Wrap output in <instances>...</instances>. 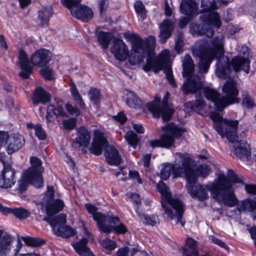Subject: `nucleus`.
<instances>
[{
	"label": "nucleus",
	"instance_id": "nucleus-1",
	"mask_svg": "<svg viewBox=\"0 0 256 256\" xmlns=\"http://www.w3.org/2000/svg\"><path fill=\"white\" fill-rule=\"evenodd\" d=\"M224 38L220 35L209 41L198 40L192 46V56L198 60L200 74L198 76H192L194 70L193 60L190 56L186 55L182 60V76H188V78L182 87L184 93H194L202 88L204 80L202 74L208 72L214 58L217 59L215 70L216 75L224 79L229 76L231 70L228 58L224 56Z\"/></svg>",
	"mask_w": 256,
	"mask_h": 256
},
{
	"label": "nucleus",
	"instance_id": "nucleus-2",
	"mask_svg": "<svg viewBox=\"0 0 256 256\" xmlns=\"http://www.w3.org/2000/svg\"><path fill=\"white\" fill-rule=\"evenodd\" d=\"M130 37L132 50L129 57L130 63L132 65L139 64L144 58H146V62L143 66L144 71L153 70L157 72L162 70L169 83L172 87H176L171 68L169 51L167 50H162L156 58L154 53L156 44V39L154 36H148L144 40L135 34H132Z\"/></svg>",
	"mask_w": 256,
	"mask_h": 256
},
{
	"label": "nucleus",
	"instance_id": "nucleus-3",
	"mask_svg": "<svg viewBox=\"0 0 256 256\" xmlns=\"http://www.w3.org/2000/svg\"><path fill=\"white\" fill-rule=\"evenodd\" d=\"M194 183L188 182L186 185L188 192L194 199L202 202L208 200L209 191L212 198L227 206L232 207L238 203L230 183L224 174H220L212 182L206 184L194 185Z\"/></svg>",
	"mask_w": 256,
	"mask_h": 256
},
{
	"label": "nucleus",
	"instance_id": "nucleus-4",
	"mask_svg": "<svg viewBox=\"0 0 256 256\" xmlns=\"http://www.w3.org/2000/svg\"><path fill=\"white\" fill-rule=\"evenodd\" d=\"M217 0H213L210 4L205 3L204 0H202L201 11L204 14H202L200 18L202 21L200 24H192L190 27V32L194 36L206 35L208 37H212L214 34L212 26L218 28L221 26V20L219 14L212 10L218 8Z\"/></svg>",
	"mask_w": 256,
	"mask_h": 256
},
{
	"label": "nucleus",
	"instance_id": "nucleus-5",
	"mask_svg": "<svg viewBox=\"0 0 256 256\" xmlns=\"http://www.w3.org/2000/svg\"><path fill=\"white\" fill-rule=\"evenodd\" d=\"M157 189L161 194V205L164 214L170 220L175 219L176 224L184 226L185 221L182 216L184 211L183 203L177 198H172L168 188L162 182L157 184Z\"/></svg>",
	"mask_w": 256,
	"mask_h": 256
},
{
	"label": "nucleus",
	"instance_id": "nucleus-6",
	"mask_svg": "<svg viewBox=\"0 0 256 256\" xmlns=\"http://www.w3.org/2000/svg\"><path fill=\"white\" fill-rule=\"evenodd\" d=\"M222 90L225 96H221L216 90L209 86L204 88L203 90L206 98L213 102L216 110L220 111L227 106L238 102L236 96L238 94L236 82L231 78L226 81Z\"/></svg>",
	"mask_w": 256,
	"mask_h": 256
},
{
	"label": "nucleus",
	"instance_id": "nucleus-7",
	"mask_svg": "<svg viewBox=\"0 0 256 256\" xmlns=\"http://www.w3.org/2000/svg\"><path fill=\"white\" fill-rule=\"evenodd\" d=\"M210 118L214 123L215 130L222 138H226L231 143L238 142L239 144H244L238 140L237 135L238 120L223 119L216 112H211Z\"/></svg>",
	"mask_w": 256,
	"mask_h": 256
},
{
	"label": "nucleus",
	"instance_id": "nucleus-8",
	"mask_svg": "<svg viewBox=\"0 0 256 256\" xmlns=\"http://www.w3.org/2000/svg\"><path fill=\"white\" fill-rule=\"evenodd\" d=\"M169 96V93L166 92L163 98L160 107L158 106L160 99H156L146 104L147 108L153 114L155 117L160 116L164 121L169 120L174 112L173 107L168 102Z\"/></svg>",
	"mask_w": 256,
	"mask_h": 256
},
{
	"label": "nucleus",
	"instance_id": "nucleus-9",
	"mask_svg": "<svg viewBox=\"0 0 256 256\" xmlns=\"http://www.w3.org/2000/svg\"><path fill=\"white\" fill-rule=\"evenodd\" d=\"M43 220L48 222L52 226L54 232L57 236L62 238H69L74 234V230L70 226L65 225L66 216L60 214L54 218L46 216Z\"/></svg>",
	"mask_w": 256,
	"mask_h": 256
},
{
	"label": "nucleus",
	"instance_id": "nucleus-10",
	"mask_svg": "<svg viewBox=\"0 0 256 256\" xmlns=\"http://www.w3.org/2000/svg\"><path fill=\"white\" fill-rule=\"evenodd\" d=\"M82 0H60L62 4L70 10L72 14L76 18L86 22L92 18L93 12L91 8L80 5Z\"/></svg>",
	"mask_w": 256,
	"mask_h": 256
},
{
	"label": "nucleus",
	"instance_id": "nucleus-11",
	"mask_svg": "<svg viewBox=\"0 0 256 256\" xmlns=\"http://www.w3.org/2000/svg\"><path fill=\"white\" fill-rule=\"evenodd\" d=\"M90 150L97 156L103 152L106 162L110 166H118L122 163L121 156L113 145H92Z\"/></svg>",
	"mask_w": 256,
	"mask_h": 256
},
{
	"label": "nucleus",
	"instance_id": "nucleus-12",
	"mask_svg": "<svg viewBox=\"0 0 256 256\" xmlns=\"http://www.w3.org/2000/svg\"><path fill=\"white\" fill-rule=\"evenodd\" d=\"M180 156L182 158V166L175 167L174 164H164L163 168L160 172V176L162 179L166 180L168 179L171 174H172L174 178L184 176V174L186 172V170L188 168V163L190 160L185 158V155L180 153Z\"/></svg>",
	"mask_w": 256,
	"mask_h": 256
},
{
	"label": "nucleus",
	"instance_id": "nucleus-13",
	"mask_svg": "<svg viewBox=\"0 0 256 256\" xmlns=\"http://www.w3.org/2000/svg\"><path fill=\"white\" fill-rule=\"evenodd\" d=\"M31 166L25 171V176H28V180H32L36 188L43 186L44 181L42 173L44 168L42 166V160L36 156H32L30 160Z\"/></svg>",
	"mask_w": 256,
	"mask_h": 256
},
{
	"label": "nucleus",
	"instance_id": "nucleus-14",
	"mask_svg": "<svg viewBox=\"0 0 256 256\" xmlns=\"http://www.w3.org/2000/svg\"><path fill=\"white\" fill-rule=\"evenodd\" d=\"M54 192L53 187L48 186L43 205L46 210L48 216H52L62 210L64 206V202L62 200H54Z\"/></svg>",
	"mask_w": 256,
	"mask_h": 256
},
{
	"label": "nucleus",
	"instance_id": "nucleus-15",
	"mask_svg": "<svg viewBox=\"0 0 256 256\" xmlns=\"http://www.w3.org/2000/svg\"><path fill=\"white\" fill-rule=\"evenodd\" d=\"M165 130V134L161 136V142L158 140L151 141L150 144H172L174 138L180 136L185 132L183 128H180L172 123H170L162 127Z\"/></svg>",
	"mask_w": 256,
	"mask_h": 256
},
{
	"label": "nucleus",
	"instance_id": "nucleus-16",
	"mask_svg": "<svg viewBox=\"0 0 256 256\" xmlns=\"http://www.w3.org/2000/svg\"><path fill=\"white\" fill-rule=\"evenodd\" d=\"M185 158L190 160L188 163V168L186 170V174H184L187 182H196L198 176H200L203 178L208 176L211 172V170L206 164H202L198 166L194 170L192 168V160L188 156L185 155Z\"/></svg>",
	"mask_w": 256,
	"mask_h": 256
},
{
	"label": "nucleus",
	"instance_id": "nucleus-17",
	"mask_svg": "<svg viewBox=\"0 0 256 256\" xmlns=\"http://www.w3.org/2000/svg\"><path fill=\"white\" fill-rule=\"evenodd\" d=\"M239 54L235 56L231 64L236 72L242 70L248 73L250 68V60L248 58V48L246 46H242L238 50Z\"/></svg>",
	"mask_w": 256,
	"mask_h": 256
},
{
	"label": "nucleus",
	"instance_id": "nucleus-18",
	"mask_svg": "<svg viewBox=\"0 0 256 256\" xmlns=\"http://www.w3.org/2000/svg\"><path fill=\"white\" fill-rule=\"evenodd\" d=\"M85 207L90 214H92L93 219L96 222L98 230L101 232H109L110 227H105L104 223H106L108 216L103 214L101 212H97L96 208L90 204H86Z\"/></svg>",
	"mask_w": 256,
	"mask_h": 256
},
{
	"label": "nucleus",
	"instance_id": "nucleus-19",
	"mask_svg": "<svg viewBox=\"0 0 256 256\" xmlns=\"http://www.w3.org/2000/svg\"><path fill=\"white\" fill-rule=\"evenodd\" d=\"M110 51L116 59L120 61H124L128 56V48L124 41L120 39L114 40Z\"/></svg>",
	"mask_w": 256,
	"mask_h": 256
},
{
	"label": "nucleus",
	"instance_id": "nucleus-20",
	"mask_svg": "<svg viewBox=\"0 0 256 256\" xmlns=\"http://www.w3.org/2000/svg\"><path fill=\"white\" fill-rule=\"evenodd\" d=\"M16 182L14 170L10 165L4 166L0 174V187L11 188Z\"/></svg>",
	"mask_w": 256,
	"mask_h": 256
},
{
	"label": "nucleus",
	"instance_id": "nucleus-21",
	"mask_svg": "<svg viewBox=\"0 0 256 256\" xmlns=\"http://www.w3.org/2000/svg\"><path fill=\"white\" fill-rule=\"evenodd\" d=\"M52 54L48 50L40 49L31 56L30 61L34 66L42 67L46 65L51 60Z\"/></svg>",
	"mask_w": 256,
	"mask_h": 256
},
{
	"label": "nucleus",
	"instance_id": "nucleus-22",
	"mask_svg": "<svg viewBox=\"0 0 256 256\" xmlns=\"http://www.w3.org/2000/svg\"><path fill=\"white\" fill-rule=\"evenodd\" d=\"M230 148L242 160L249 161L252 159V147L250 145H230Z\"/></svg>",
	"mask_w": 256,
	"mask_h": 256
},
{
	"label": "nucleus",
	"instance_id": "nucleus-23",
	"mask_svg": "<svg viewBox=\"0 0 256 256\" xmlns=\"http://www.w3.org/2000/svg\"><path fill=\"white\" fill-rule=\"evenodd\" d=\"M106 222H110L112 225H107L104 223V226L105 227H110V230L109 232H103L106 234H109L112 230L115 231L118 234H124L127 232V229L124 224L120 222V219L118 216H108Z\"/></svg>",
	"mask_w": 256,
	"mask_h": 256
},
{
	"label": "nucleus",
	"instance_id": "nucleus-24",
	"mask_svg": "<svg viewBox=\"0 0 256 256\" xmlns=\"http://www.w3.org/2000/svg\"><path fill=\"white\" fill-rule=\"evenodd\" d=\"M20 64L21 72L20 76L24 78H28L32 71V66L30 65L26 54L23 50L19 52Z\"/></svg>",
	"mask_w": 256,
	"mask_h": 256
},
{
	"label": "nucleus",
	"instance_id": "nucleus-25",
	"mask_svg": "<svg viewBox=\"0 0 256 256\" xmlns=\"http://www.w3.org/2000/svg\"><path fill=\"white\" fill-rule=\"evenodd\" d=\"M174 23L169 20H166L160 25L159 37L160 42L164 43L170 38L174 30Z\"/></svg>",
	"mask_w": 256,
	"mask_h": 256
},
{
	"label": "nucleus",
	"instance_id": "nucleus-26",
	"mask_svg": "<svg viewBox=\"0 0 256 256\" xmlns=\"http://www.w3.org/2000/svg\"><path fill=\"white\" fill-rule=\"evenodd\" d=\"M180 9L182 14L191 16L197 14L198 6L194 0H182Z\"/></svg>",
	"mask_w": 256,
	"mask_h": 256
},
{
	"label": "nucleus",
	"instance_id": "nucleus-27",
	"mask_svg": "<svg viewBox=\"0 0 256 256\" xmlns=\"http://www.w3.org/2000/svg\"><path fill=\"white\" fill-rule=\"evenodd\" d=\"M50 100V95L41 87H38L36 89L32 97L34 104H45L48 102Z\"/></svg>",
	"mask_w": 256,
	"mask_h": 256
},
{
	"label": "nucleus",
	"instance_id": "nucleus-28",
	"mask_svg": "<svg viewBox=\"0 0 256 256\" xmlns=\"http://www.w3.org/2000/svg\"><path fill=\"white\" fill-rule=\"evenodd\" d=\"M88 240L82 238L79 242L74 243L72 246L77 253L80 256H94L86 246Z\"/></svg>",
	"mask_w": 256,
	"mask_h": 256
},
{
	"label": "nucleus",
	"instance_id": "nucleus-29",
	"mask_svg": "<svg viewBox=\"0 0 256 256\" xmlns=\"http://www.w3.org/2000/svg\"><path fill=\"white\" fill-rule=\"evenodd\" d=\"M240 212L247 211L252 212V216L254 220L256 219V202L250 199L244 200L241 202L238 207Z\"/></svg>",
	"mask_w": 256,
	"mask_h": 256
},
{
	"label": "nucleus",
	"instance_id": "nucleus-30",
	"mask_svg": "<svg viewBox=\"0 0 256 256\" xmlns=\"http://www.w3.org/2000/svg\"><path fill=\"white\" fill-rule=\"evenodd\" d=\"M76 130V144H88L91 138L90 132L84 126L78 128Z\"/></svg>",
	"mask_w": 256,
	"mask_h": 256
},
{
	"label": "nucleus",
	"instance_id": "nucleus-31",
	"mask_svg": "<svg viewBox=\"0 0 256 256\" xmlns=\"http://www.w3.org/2000/svg\"><path fill=\"white\" fill-rule=\"evenodd\" d=\"M185 256H198V252L196 248V242L189 238L186 240V246L183 248Z\"/></svg>",
	"mask_w": 256,
	"mask_h": 256
},
{
	"label": "nucleus",
	"instance_id": "nucleus-32",
	"mask_svg": "<svg viewBox=\"0 0 256 256\" xmlns=\"http://www.w3.org/2000/svg\"><path fill=\"white\" fill-rule=\"evenodd\" d=\"M52 15V10L50 6L43 7L38 12V24L46 26Z\"/></svg>",
	"mask_w": 256,
	"mask_h": 256
},
{
	"label": "nucleus",
	"instance_id": "nucleus-33",
	"mask_svg": "<svg viewBox=\"0 0 256 256\" xmlns=\"http://www.w3.org/2000/svg\"><path fill=\"white\" fill-rule=\"evenodd\" d=\"M12 238L10 235H4L0 240V254L6 255L11 248Z\"/></svg>",
	"mask_w": 256,
	"mask_h": 256
},
{
	"label": "nucleus",
	"instance_id": "nucleus-34",
	"mask_svg": "<svg viewBox=\"0 0 256 256\" xmlns=\"http://www.w3.org/2000/svg\"><path fill=\"white\" fill-rule=\"evenodd\" d=\"M136 214L140 220L146 225L154 226L159 222L158 216L156 214L148 216L140 214L138 212H137Z\"/></svg>",
	"mask_w": 256,
	"mask_h": 256
},
{
	"label": "nucleus",
	"instance_id": "nucleus-35",
	"mask_svg": "<svg viewBox=\"0 0 256 256\" xmlns=\"http://www.w3.org/2000/svg\"><path fill=\"white\" fill-rule=\"evenodd\" d=\"M126 96V104L130 108H136L142 105L141 100L133 92L128 91Z\"/></svg>",
	"mask_w": 256,
	"mask_h": 256
},
{
	"label": "nucleus",
	"instance_id": "nucleus-36",
	"mask_svg": "<svg viewBox=\"0 0 256 256\" xmlns=\"http://www.w3.org/2000/svg\"><path fill=\"white\" fill-rule=\"evenodd\" d=\"M97 38L102 46L104 48H106L112 38V34L110 32L100 31L98 32Z\"/></svg>",
	"mask_w": 256,
	"mask_h": 256
},
{
	"label": "nucleus",
	"instance_id": "nucleus-37",
	"mask_svg": "<svg viewBox=\"0 0 256 256\" xmlns=\"http://www.w3.org/2000/svg\"><path fill=\"white\" fill-rule=\"evenodd\" d=\"M70 92L74 100L77 104L82 108H85L86 105L82 98L78 92L76 85L72 83L70 84Z\"/></svg>",
	"mask_w": 256,
	"mask_h": 256
},
{
	"label": "nucleus",
	"instance_id": "nucleus-38",
	"mask_svg": "<svg viewBox=\"0 0 256 256\" xmlns=\"http://www.w3.org/2000/svg\"><path fill=\"white\" fill-rule=\"evenodd\" d=\"M10 210V213L14 214L16 217L20 220L26 218L30 214V212L28 210L22 207L11 208Z\"/></svg>",
	"mask_w": 256,
	"mask_h": 256
},
{
	"label": "nucleus",
	"instance_id": "nucleus-39",
	"mask_svg": "<svg viewBox=\"0 0 256 256\" xmlns=\"http://www.w3.org/2000/svg\"><path fill=\"white\" fill-rule=\"evenodd\" d=\"M88 96L91 102L95 104L98 105L100 104L101 100V94L98 90L92 88L88 92Z\"/></svg>",
	"mask_w": 256,
	"mask_h": 256
},
{
	"label": "nucleus",
	"instance_id": "nucleus-40",
	"mask_svg": "<svg viewBox=\"0 0 256 256\" xmlns=\"http://www.w3.org/2000/svg\"><path fill=\"white\" fill-rule=\"evenodd\" d=\"M92 144H108V142L104 133L99 130L94 132V138Z\"/></svg>",
	"mask_w": 256,
	"mask_h": 256
},
{
	"label": "nucleus",
	"instance_id": "nucleus-41",
	"mask_svg": "<svg viewBox=\"0 0 256 256\" xmlns=\"http://www.w3.org/2000/svg\"><path fill=\"white\" fill-rule=\"evenodd\" d=\"M47 113H52L62 116H66V114L64 112L63 107L60 105H58L56 109L55 108L53 105L48 106L47 108Z\"/></svg>",
	"mask_w": 256,
	"mask_h": 256
},
{
	"label": "nucleus",
	"instance_id": "nucleus-42",
	"mask_svg": "<svg viewBox=\"0 0 256 256\" xmlns=\"http://www.w3.org/2000/svg\"><path fill=\"white\" fill-rule=\"evenodd\" d=\"M18 189L21 192L26 190L28 184H32L34 186L36 187L32 180H28V176H25V172H24L22 178L18 182Z\"/></svg>",
	"mask_w": 256,
	"mask_h": 256
},
{
	"label": "nucleus",
	"instance_id": "nucleus-43",
	"mask_svg": "<svg viewBox=\"0 0 256 256\" xmlns=\"http://www.w3.org/2000/svg\"><path fill=\"white\" fill-rule=\"evenodd\" d=\"M134 8L136 14L142 19H144L146 16V10L143 4L140 1H137L134 4Z\"/></svg>",
	"mask_w": 256,
	"mask_h": 256
},
{
	"label": "nucleus",
	"instance_id": "nucleus-44",
	"mask_svg": "<svg viewBox=\"0 0 256 256\" xmlns=\"http://www.w3.org/2000/svg\"><path fill=\"white\" fill-rule=\"evenodd\" d=\"M124 138L127 140L128 144H137L138 142V136L132 131H128L124 134Z\"/></svg>",
	"mask_w": 256,
	"mask_h": 256
},
{
	"label": "nucleus",
	"instance_id": "nucleus-45",
	"mask_svg": "<svg viewBox=\"0 0 256 256\" xmlns=\"http://www.w3.org/2000/svg\"><path fill=\"white\" fill-rule=\"evenodd\" d=\"M228 175L229 179L226 176V178L230 182V185H232V182L233 183H242V180L240 179L238 177V176L234 173V172L232 170H228ZM232 190H234V188H232ZM233 192L234 193V191H233Z\"/></svg>",
	"mask_w": 256,
	"mask_h": 256
},
{
	"label": "nucleus",
	"instance_id": "nucleus-46",
	"mask_svg": "<svg viewBox=\"0 0 256 256\" xmlns=\"http://www.w3.org/2000/svg\"><path fill=\"white\" fill-rule=\"evenodd\" d=\"M76 122V120L75 118H70L68 120H64L62 124L66 129L71 130L75 128Z\"/></svg>",
	"mask_w": 256,
	"mask_h": 256
},
{
	"label": "nucleus",
	"instance_id": "nucleus-47",
	"mask_svg": "<svg viewBox=\"0 0 256 256\" xmlns=\"http://www.w3.org/2000/svg\"><path fill=\"white\" fill-rule=\"evenodd\" d=\"M102 246L110 250H114L116 247V243L110 239H105L102 241Z\"/></svg>",
	"mask_w": 256,
	"mask_h": 256
},
{
	"label": "nucleus",
	"instance_id": "nucleus-48",
	"mask_svg": "<svg viewBox=\"0 0 256 256\" xmlns=\"http://www.w3.org/2000/svg\"><path fill=\"white\" fill-rule=\"evenodd\" d=\"M40 74L47 80L53 78V71L49 67H46L40 70Z\"/></svg>",
	"mask_w": 256,
	"mask_h": 256
},
{
	"label": "nucleus",
	"instance_id": "nucleus-49",
	"mask_svg": "<svg viewBox=\"0 0 256 256\" xmlns=\"http://www.w3.org/2000/svg\"><path fill=\"white\" fill-rule=\"evenodd\" d=\"M34 132L36 136L40 140H44L46 138L45 132L42 130L40 124H38L36 125Z\"/></svg>",
	"mask_w": 256,
	"mask_h": 256
},
{
	"label": "nucleus",
	"instance_id": "nucleus-50",
	"mask_svg": "<svg viewBox=\"0 0 256 256\" xmlns=\"http://www.w3.org/2000/svg\"><path fill=\"white\" fill-rule=\"evenodd\" d=\"M184 43L183 41V36L182 34H180L176 41L175 44V50L178 53H180L182 50V49L184 46Z\"/></svg>",
	"mask_w": 256,
	"mask_h": 256
},
{
	"label": "nucleus",
	"instance_id": "nucleus-51",
	"mask_svg": "<svg viewBox=\"0 0 256 256\" xmlns=\"http://www.w3.org/2000/svg\"><path fill=\"white\" fill-rule=\"evenodd\" d=\"M22 240L28 246H36L42 244V243L40 242V240L37 238L26 237L23 238Z\"/></svg>",
	"mask_w": 256,
	"mask_h": 256
},
{
	"label": "nucleus",
	"instance_id": "nucleus-52",
	"mask_svg": "<svg viewBox=\"0 0 256 256\" xmlns=\"http://www.w3.org/2000/svg\"><path fill=\"white\" fill-rule=\"evenodd\" d=\"M66 110L72 116H78L80 114V110L76 107L70 104H67L65 105Z\"/></svg>",
	"mask_w": 256,
	"mask_h": 256
},
{
	"label": "nucleus",
	"instance_id": "nucleus-53",
	"mask_svg": "<svg viewBox=\"0 0 256 256\" xmlns=\"http://www.w3.org/2000/svg\"><path fill=\"white\" fill-rule=\"evenodd\" d=\"M5 148L6 149L7 152L9 154H11L14 152H16L21 148V146L20 145H4Z\"/></svg>",
	"mask_w": 256,
	"mask_h": 256
},
{
	"label": "nucleus",
	"instance_id": "nucleus-54",
	"mask_svg": "<svg viewBox=\"0 0 256 256\" xmlns=\"http://www.w3.org/2000/svg\"><path fill=\"white\" fill-rule=\"evenodd\" d=\"M7 44L2 36H0V57L7 49Z\"/></svg>",
	"mask_w": 256,
	"mask_h": 256
},
{
	"label": "nucleus",
	"instance_id": "nucleus-55",
	"mask_svg": "<svg viewBox=\"0 0 256 256\" xmlns=\"http://www.w3.org/2000/svg\"><path fill=\"white\" fill-rule=\"evenodd\" d=\"M97 2L100 12V14H102L108 8L107 2L106 0H98Z\"/></svg>",
	"mask_w": 256,
	"mask_h": 256
},
{
	"label": "nucleus",
	"instance_id": "nucleus-56",
	"mask_svg": "<svg viewBox=\"0 0 256 256\" xmlns=\"http://www.w3.org/2000/svg\"><path fill=\"white\" fill-rule=\"evenodd\" d=\"M113 118L118 122L120 124H124L126 120L125 114L122 112H120L117 115L114 116Z\"/></svg>",
	"mask_w": 256,
	"mask_h": 256
},
{
	"label": "nucleus",
	"instance_id": "nucleus-57",
	"mask_svg": "<svg viewBox=\"0 0 256 256\" xmlns=\"http://www.w3.org/2000/svg\"><path fill=\"white\" fill-rule=\"evenodd\" d=\"M128 178H136L139 184L142 183V180L140 178L139 173L136 171L130 170L129 172Z\"/></svg>",
	"mask_w": 256,
	"mask_h": 256
},
{
	"label": "nucleus",
	"instance_id": "nucleus-58",
	"mask_svg": "<svg viewBox=\"0 0 256 256\" xmlns=\"http://www.w3.org/2000/svg\"><path fill=\"white\" fill-rule=\"evenodd\" d=\"M210 240L214 244H217L222 248L227 249L228 248L226 244L218 238L212 236L210 237Z\"/></svg>",
	"mask_w": 256,
	"mask_h": 256
},
{
	"label": "nucleus",
	"instance_id": "nucleus-59",
	"mask_svg": "<svg viewBox=\"0 0 256 256\" xmlns=\"http://www.w3.org/2000/svg\"><path fill=\"white\" fill-rule=\"evenodd\" d=\"M245 190L248 194H256V185L246 184Z\"/></svg>",
	"mask_w": 256,
	"mask_h": 256
},
{
	"label": "nucleus",
	"instance_id": "nucleus-60",
	"mask_svg": "<svg viewBox=\"0 0 256 256\" xmlns=\"http://www.w3.org/2000/svg\"><path fill=\"white\" fill-rule=\"evenodd\" d=\"M184 110L187 113H190L193 110H195L194 102H189L184 105Z\"/></svg>",
	"mask_w": 256,
	"mask_h": 256
},
{
	"label": "nucleus",
	"instance_id": "nucleus-61",
	"mask_svg": "<svg viewBox=\"0 0 256 256\" xmlns=\"http://www.w3.org/2000/svg\"><path fill=\"white\" fill-rule=\"evenodd\" d=\"M132 128L138 133L142 134L144 132V130L142 124H134L132 122Z\"/></svg>",
	"mask_w": 256,
	"mask_h": 256
},
{
	"label": "nucleus",
	"instance_id": "nucleus-62",
	"mask_svg": "<svg viewBox=\"0 0 256 256\" xmlns=\"http://www.w3.org/2000/svg\"><path fill=\"white\" fill-rule=\"evenodd\" d=\"M194 106L196 110H202L204 106V100L202 98H198L194 102Z\"/></svg>",
	"mask_w": 256,
	"mask_h": 256
},
{
	"label": "nucleus",
	"instance_id": "nucleus-63",
	"mask_svg": "<svg viewBox=\"0 0 256 256\" xmlns=\"http://www.w3.org/2000/svg\"><path fill=\"white\" fill-rule=\"evenodd\" d=\"M128 248L126 246L119 249L117 252L118 256H128Z\"/></svg>",
	"mask_w": 256,
	"mask_h": 256
},
{
	"label": "nucleus",
	"instance_id": "nucleus-64",
	"mask_svg": "<svg viewBox=\"0 0 256 256\" xmlns=\"http://www.w3.org/2000/svg\"><path fill=\"white\" fill-rule=\"evenodd\" d=\"M252 238L254 241V244L256 247V227H252L249 230Z\"/></svg>",
	"mask_w": 256,
	"mask_h": 256
}]
</instances>
